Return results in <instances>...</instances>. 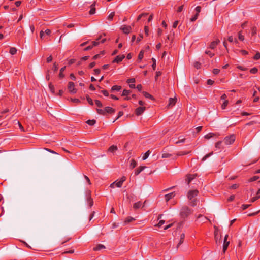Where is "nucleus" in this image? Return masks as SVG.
Segmentation results:
<instances>
[{
    "mask_svg": "<svg viewBox=\"0 0 260 260\" xmlns=\"http://www.w3.org/2000/svg\"><path fill=\"white\" fill-rule=\"evenodd\" d=\"M49 88L53 94L55 93V88L51 83L49 84Z\"/></svg>",
    "mask_w": 260,
    "mask_h": 260,
    "instance_id": "cd10ccee",
    "label": "nucleus"
},
{
    "mask_svg": "<svg viewBox=\"0 0 260 260\" xmlns=\"http://www.w3.org/2000/svg\"><path fill=\"white\" fill-rule=\"evenodd\" d=\"M145 109L146 108L145 107H139L137 108L135 110L136 114L137 116L140 115L144 112Z\"/></svg>",
    "mask_w": 260,
    "mask_h": 260,
    "instance_id": "1a4fd4ad",
    "label": "nucleus"
},
{
    "mask_svg": "<svg viewBox=\"0 0 260 260\" xmlns=\"http://www.w3.org/2000/svg\"><path fill=\"white\" fill-rule=\"evenodd\" d=\"M131 91L130 90L124 89L122 93V96H128L130 93Z\"/></svg>",
    "mask_w": 260,
    "mask_h": 260,
    "instance_id": "2f4dec72",
    "label": "nucleus"
},
{
    "mask_svg": "<svg viewBox=\"0 0 260 260\" xmlns=\"http://www.w3.org/2000/svg\"><path fill=\"white\" fill-rule=\"evenodd\" d=\"M9 52L11 55H14L17 52V49L15 47H11L10 49Z\"/></svg>",
    "mask_w": 260,
    "mask_h": 260,
    "instance_id": "bb28decb",
    "label": "nucleus"
},
{
    "mask_svg": "<svg viewBox=\"0 0 260 260\" xmlns=\"http://www.w3.org/2000/svg\"><path fill=\"white\" fill-rule=\"evenodd\" d=\"M175 196L174 192H171L166 194L165 196V200L166 202H168L170 199L173 198Z\"/></svg>",
    "mask_w": 260,
    "mask_h": 260,
    "instance_id": "9b49d317",
    "label": "nucleus"
},
{
    "mask_svg": "<svg viewBox=\"0 0 260 260\" xmlns=\"http://www.w3.org/2000/svg\"><path fill=\"white\" fill-rule=\"evenodd\" d=\"M143 56H144V52H143V51H141L138 55V59L140 60H141L143 57Z\"/></svg>",
    "mask_w": 260,
    "mask_h": 260,
    "instance_id": "49530a36",
    "label": "nucleus"
},
{
    "mask_svg": "<svg viewBox=\"0 0 260 260\" xmlns=\"http://www.w3.org/2000/svg\"><path fill=\"white\" fill-rule=\"evenodd\" d=\"M192 213L191 210L187 206L183 207L180 210V215L182 218L187 217Z\"/></svg>",
    "mask_w": 260,
    "mask_h": 260,
    "instance_id": "f257e3e1",
    "label": "nucleus"
},
{
    "mask_svg": "<svg viewBox=\"0 0 260 260\" xmlns=\"http://www.w3.org/2000/svg\"><path fill=\"white\" fill-rule=\"evenodd\" d=\"M96 122L95 120H88L86 123L89 125H93Z\"/></svg>",
    "mask_w": 260,
    "mask_h": 260,
    "instance_id": "c9c22d12",
    "label": "nucleus"
},
{
    "mask_svg": "<svg viewBox=\"0 0 260 260\" xmlns=\"http://www.w3.org/2000/svg\"><path fill=\"white\" fill-rule=\"evenodd\" d=\"M117 148L116 146L114 145H112L111 147H109L108 151L111 152H114L116 150H117Z\"/></svg>",
    "mask_w": 260,
    "mask_h": 260,
    "instance_id": "c756f323",
    "label": "nucleus"
},
{
    "mask_svg": "<svg viewBox=\"0 0 260 260\" xmlns=\"http://www.w3.org/2000/svg\"><path fill=\"white\" fill-rule=\"evenodd\" d=\"M220 43V40L218 39H216L210 43L209 48L211 49H214L217 47V45Z\"/></svg>",
    "mask_w": 260,
    "mask_h": 260,
    "instance_id": "6e6552de",
    "label": "nucleus"
},
{
    "mask_svg": "<svg viewBox=\"0 0 260 260\" xmlns=\"http://www.w3.org/2000/svg\"><path fill=\"white\" fill-rule=\"evenodd\" d=\"M258 71V70L256 68H253L252 69H251V70H250V72L251 73V74H256Z\"/></svg>",
    "mask_w": 260,
    "mask_h": 260,
    "instance_id": "de8ad7c7",
    "label": "nucleus"
},
{
    "mask_svg": "<svg viewBox=\"0 0 260 260\" xmlns=\"http://www.w3.org/2000/svg\"><path fill=\"white\" fill-rule=\"evenodd\" d=\"M214 135V134L213 133H210L206 135L204 137L205 139H209L210 138H212Z\"/></svg>",
    "mask_w": 260,
    "mask_h": 260,
    "instance_id": "4c0bfd02",
    "label": "nucleus"
},
{
    "mask_svg": "<svg viewBox=\"0 0 260 260\" xmlns=\"http://www.w3.org/2000/svg\"><path fill=\"white\" fill-rule=\"evenodd\" d=\"M104 54V51H102V52H101V53H100V54H96V55H94V56H93V59H94V60H95V59H98V58H100V57H101V55H103Z\"/></svg>",
    "mask_w": 260,
    "mask_h": 260,
    "instance_id": "e433bc0d",
    "label": "nucleus"
},
{
    "mask_svg": "<svg viewBox=\"0 0 260 260\" xmlns=\"http://www.w3.org/2000/svg\"><path fill=\"white\" fill-rule=\"evenodd\" d=\"M146 167L145 166H140L138 168L135 170V174L136 175H138L142 171H143Z\"/></svg>",
    "mask_w": 260,
    "mask_h": 260,
    "instance_id": "ddd939ff",
    "label": "nucleus"
},
{
    "mask_svg": "<svg viewBox=\"0 0 260 260\" xmlns=\"http://www.w3.org/2000/svg\"><path fill=\"white\" fill-rule=\"evenodd\" d=\"M222 141H218L215 144V147L217 149H220L221 147Z\"/></svg>",
    "mask_w": 260,
    "mask_h": 260,
    "instance_id": "58836bf2",
    "label": "nucleus"
},
{
    "mask_svg": "<svg viewBox=\"0 0 260 260\" xmlns=\"http://www.w3.org/2000/svg\"><path fill=\"white\" fill-rule=\"evenodd\" d=\"M229 245V242H224L223 245V252H225Z\"/></svg>",
    "mask_w": 260,
    "mask_h": 260,
    "instance_id": "393cba45",
    "label": "nucleus"
},
{
    "mask_svg": "<svg viewBox=\"0 0 260 260\" xmlns=\"http://www.w3.org/2000/svg\"><path fill=\"white\" fill-rule=\"evenodd\" d=\"M194 66L196 68H197L198 69H200L201 67V63L198 62H196L194 63Z\"/></svg>",
    "mask_w": 260,
    "mask_h": 260,
    "instance_id": "680f3d73",
    "label": "nucleus"
},
{
    "mask_svg": "<svg viewBox=\"0 0 260 260\" xmlns=\"http://www.w3.org/2000/svg\"><path fill=\"white\" fill-rule=\"evenodd\" d=\"M213 152L209 153V154H206L203 158L202 160L205 161L206 159H207L210 156H212L213 155Z\"/></svg>",
    "mask_w": 260,
    "mask_h": 260,
    "instance_id": "a19ab883",
    "label": "nucleus"
},
{
    "mask_svg": "<svg viewBox=\"0 0 260 260\" xmlns=\"http://www.w3.org/2000/svg\"><path fill=\"white\" fill-rule=\"evenodd\" d=\"M142 203L140 201H139L137 203H135L133 205V208L135 209H137L140 208L142 206Z\"/></svg>",
    "mask_w": 260,
    "mask_h": 260,
    "instance_id": "aec40b11",
    "label": "nucleus"
},
{
    "mask_svg": "<svg viewBox=\"0 0 260 260\" xmlns=\"http://www.w3.org/2000/svg\"><path fill=\"white\" fill-rule=\"evenodd\" d=\"M220 72V70L218 69H214L213 70V73L215 75L218 74Z\"/></svg>",
    "mask_w": 260,
    "mask_h": 260,
    "instance_id": "774afa93",
    "label": "nucleus"
},
{
    "mask_svg": "<svg viewBox=\"0 0 260 260\" xmlns=\"http://www.w3.org/2000/svg\"><path fill=\"white\" fill-rule=\"evenodd\" d=\"M95 104L99 107H102L103 106L102 103L98 100H95Z\"/></svg>",
    "mask_w": 260,
    "mask_h": 260,
    "instance_id": "09e8293b",
    "label": "nucleus"
},
{
    "mask_svg": "<svg viewBox=\"0 0 260 260\" xmlns=\"http://www.w3.org/2000/svg\"><path fill=\"white\" fill-rule=\"evenodd\" d=\"M238 39L239 40L243 41L244 40V37L242 35L241 31L239 32Z\"/></svg>",
    "mask_w": 260,
    "mask_h": 260,
    "instance_id": "ea45409f",
    "label": "nucleus"
},
{
    "mask_svg": "<svg viewBox=\"0 0 260 260\" xmlns=\"http://www.w3.org/2000/svg\"><path fill=\"white\" fill-rule=\"evenodd\" d=\"M105 247L104 245L102 244H98L96 246L93 248V250L98 251L102 250L103 249H105Z\"/></svg>",
    "mask_w": 260,
    "mask_h": 260,
    "instance_id": "dca6fc26",
    "label": "nucleus"
},
{
    "mask_svg": "<svg viewBox=\"0 0 260 260\" xmlns=\"http://www.w3.org/2000/svg\"><path fill=\"white\" fill-rule=\"evenodd\" d=\"M258 178H259L258 176H254L251 177V178H250L249 181L250 182L254 181L255 180H257Z\"/></svg>",
    "mask_w": 260,
    "mask_h": 260,
    "instance_id": "8fccbe9b",
    "label": "nucleus"
},
{
    "mask_svg": "<svg viewBox=\"0 0 260 260\" xmlns=\"http://www.w3.org/2000/svg\"><path fill=\"white\" fill-rule=\"evenodd\" d=\"M196 175H189L187 176V184H189L192 180L195 178Z\"/></svg>",
    "mask_w": 260,
    "mask_h": 260,
    "instance_id": "a211bd4d",
    "label": "nucleus"
},
{
    "mask_svg": "<svg viewBox=\"0 0 260 260\" xmlns=\"http://www.w3.org/2000/svg\"><path fill=\"white\" fill-rule=\"evenodd\" d=\"M97 112L101 115H105L106 113H113L115 110L110 107H106L104 109H97Z\"/></svg>",
    "mask_w": 260,
    "mask_h": 260,
    "instance_id": "f03ea898",
    "label": "nucleus"
},
{
    "mask_svg": "<svg viewBox=\"0 0 260 260\" xmlns=\"http://www.w3.org/2000/svg\"><path fill=\"white\" fill-rule=\"evenodd\" d=\"M106 40V39L105 38H104V39H102V37H99L98 39H97V41H93L92 42V45H89L88 46H87V47H86L85 49H84V50L85 51H88V50H90L93 46H97L99 42H101L102 43H104L105 41Z\"/></svg>",
    "mask_w": 260,
    "mask_h": 260,
    "instance_id": "7ed1b4c3",
    "label": "nucleus"
},
{
    "mask_svg": "<svg viewBox=\"0 0 260 260\" xmlns=\"http://www.w3.org/2000/svg\"><path fill=\"white\" fill-rule=\"evenodd\" d=\"M260 198V196H257L256 194V196L253 198H252L251 199V202H255L256 200H257L258 199H259Z\"/></svg>",
    "mask_w": 260,
    "mask_h": 260,
    "instance_id": "13d9d810",
    "label": "nucleus"
},
{
    "mask_svg": "<svg viewBox=\"0 0 260 260\" xmlns=\"http://www.w3.org/2000/svg\"><path fill=\"white\" fill-rule=\"evenodd\" d=\"M201 11V6L196 7L195 8L196 14L194 15L193 16H192L191 18H190V21L191 22L195 21L198 19L199 13H200Z\"/></svg>",
    "mask_w": 260,
    "mask_h": 260,
    "instance_id": "39448f33",
    "label": "nucleus"
},
{
    "mask_svg": "<svg viewBox=\"0 0 260 260\" xmlns=\"http://www.w3.org/2000/svg\"><path fill=\"white\" fill-rule=\"evenodd\" d=\"M228 41L231 43L234 42L236 44H237L238 42L237 39L235 38V39H234L232 36H229L228 37Z\"/></svg>",
    "mask_w": 260,
    "mask_h": 260,
    "instance_id": "c85d7f7f",
    "label": "nucleus"
},
{
    "mask_svg": "<svg viewBox=\"0 0 260 260\" xmlns=\"http://www.w3.org/2000/svg\"><path fill=\"white\" fill-rule=\"evenodd\" d=\"M256 34V28L255 27H253L251 29V35L252 36L255 35Z\"/></svg>",
    "mask_w": 260,
    "mask_h": 260,
    "instance_id": "6e6d98bb",
    "label": "nucleus"
},
{
    "mask_svg": "<svg viewBox=\"0 0 260 260\" xmlns=\"http://www.w3.org/2000/svg\"><path fill=\"white\" fill-rule=\"evenodd\" d=\"M184 237H185V235L184 234H182L181 235V236H180V242L177 245V247H178L181 244V243L183 242V240L184 239Z\"/></svg>",
    "mask_w": 260,
    "mask_h": 260,
    "instance_id": "f704fd0d",
    "label": "nucleus"
},
{
    "mask_svg": "<svg viewBox=\"0 0 260 260\" xmlns=\"http://www.w3.org/2000/svg\"><path fill=\"white\" fill-rule=\"evenodd\" d=\"M228 100H225L223 102V103L222 104V105H221V108L222 109H225L226 107L227 106L228 104Z\"/></svg>",
    "mask_w": 260,
    "mask_h": 260,
    "instance_id": "c03bdc74",
    "label": "nucleus"
},
{
    "mask_svg": "<svg viewBox=\"0 0 260 260\" xmlns=\"http://www.w3.org/2000/svg\"><path fill=\"white\" fill-rule=\"evenodd\" d=\"M71 101H72L74 103H79L80 102V101L78 99H72L71 98Z\"/></svg>",
    "mask_w": 260,
    "mask_h": 260,
    "instance_id": "e2e57ef3",
    "label": "nucleus"
},
{
    "mask_svg": "<svg viewBox=\"0 0 260 260\" xmlns=\"http://www.w3.org/2000/svg\"><path fill=\"white\" fill-rule=\"evenodd\" d=\"M190 152V151H179L177 153V156H183L185 155H187L189 154Z\"/></svg>",
    "mask_w": 260,
    "mask_h": 260,
    "instance_id": "6ab92c4d",
    "label": "nucleus"
},
{
    "mask_svg": "<svg viewBox=\"0 0 260 260\" xmlns=\"http://www.w3.org/2000/svg\"><path fill=\"white\" fill-rule=\"evenodd\" d=\"M114 14H115L114 12L111 13L108 16V19L110 20H112L113 18Z\"/></svg>",
    "mask_w": 260,
    "mask_h": 260,
    "instance_id": "5fc2aeb1",
    "label": "nucleus"
},
{
    "mask_svg": "<svg viewBox=\"0 0 260 260\" xmlns=\"http://www.w3.org/2000/svg\"><path fill=\"white\" fill-rule=\"evenodd\" d=\"M198 194L197 190H190L188 193V198L189 200H192L194 197L197 196Z\"/></svg>",
    "mask_w": 260,
    "mask_h": 260,
    "instance_id": "0eeeda50",
    "label": "nucleus"
},
{
    "mask_svg": "<svg viewBox=\"0 0 260 260\" xmlns=\"http://www.w3.org/2000/svg\"><path fill=\"white\" fill-rule=\"evenodd\" d=\"M121 88V87L120 86H117V85H114L111 88L112 91H119Z\"/></svg>",
    "mask_w": 260,
    "mask_h": 260,
    "instance_id": "5701e85b",
    "label": "nucleus"
},
{
    "mask_svg": "<svg viewBox=\"0 0 260 260\" xmlns=\"http://www.w3.org/2000/svg\"><path fill=\"white\" fill-rule=\"evenodd\" d=\"M126 82L129 84L134 83L135 82V79L134 78L128 79Z\"/></svg>",
    "mask_w": 260,
    "mask_h": 260,
    "instance_id": "052dcab7",
    "label": "nucleus"
},
{
    "mask_svg": "<svg viewBox=\"0 0 260 260\" xmlns=\"http://www.w3.org/2000/svg\"><path fill=\"white\" fill-rule=\"evenodd\" d=\"M185 140L186 139L185 138H179V139L176 141L175 142V144H179V143H184L185 142Z\"/></svg>",
    "mask_w": 260,
    "mask_h": 260,
    "instance_id": "79ce46f5",
    "label": "nucleus"
},
{
    "mask_svg": "<svg viewBox=\"0 0 260 260\" xmlns=\"http://www.w3.org/2000/svg\"><path fill=\"white\" fill-rule=\"evenodd\" d=\"M65 69H66V67H64L61 68L60 69V73H59V77L60 78H62L64 77V74H63V72L65 70Z\"/></svg>",
    "mask_w": 260,
    "mask_h": 260,
    "instance_id": "a878e982",
    "label": "nucleus"
},
{
    "mask_svg": "<svg viewBox=\"0 0 260 260\" xmlns=\"http://www.w3.org/2000/svg\"><path fill=\"white\" fill-rule=\"evenodd\" d=\"M84 178H85L87 183L88 185H90L91 184V182H90V180L89 178L87 176H86V175H84Z\"/></svg>",
    "mask_w": 260,
    "mask_h": 260,
    "instance_id": "603ef678",
    "label": "nucleus"
},
{
    "mask_svg": "<svg viewBox=\"0 0 260 260\" xmlns=\"http://www.w3.org/2000/svg\"><path fill=\"white\" fill-rule=\"evenodd\" d=\"M260 58V53L257 52L255 56L253 57V59L255 60H258Z\"/></svg>",
    "mask_w": 260,
    "mask_h": 260,
    "instance_id": "3c124183",
    "label": "nucleus"
},
{
    "mask_svg": "<svg viewBox=\"0 0 260 260\" xmlns=\"http://www.w3.org/2000/svg\"><path fill=\"white\" fill-rule=\"evenodd\" d=\"M122 29L124 33L128 34L131 32L132 28L130 26H124Z\"/></svg>",
    "mask_w": 260,
    "mask_h": 260,
    "instance_id": "f8f14e48",
    "label": "nucleus"
},
{
    "mask_svg": "<svg viewBox=\"0 0 260 260\" xmlns=\"http://www.w3.org/2000/svg\"><path fill=\"white\" fill-rule=\"evenodd\" d=\"M250 206L249 204H243L242 205V208L243 210H245Z\"/></svg>",
    "mask_w": 260,
    "mask_h": 260,
    "instance_id": "69168bd1",
    "label": "nucleus"
},
{
    "mask_svg": "<svg viewBox=\"0 0 260 260\" xmlns=\"http://www.w3.org/2000/svg\"><path fill=\"white\" fill-rule=\"evenodd\" d=\"M143 94L146 98L150 99L151 100L154 99L153 97L151 94H150L149 93H148V92H147L146 91H143Z\"/></svg>",
    "mask_w": 260,
    "mask_h": 260,
    "instance_id": "4be33fe9",
    "label": "nucleus"
},
{
    "mask_svg": "<svg viewBox=\"0 0 260 260\" xmlns=\"http://www.w3.org/2000/svg\"><path fill=\"white\" fill-rule=\"evenodd\" d=\"M205 53L208 55L210 57H212L214 55V53H212L210 50H206Z\"/></svg>",
    "mask_w": 260,
    "mask_h": 260,
    "instance_id": "37998d69",
    "label": "nucleus"
},
{
    "mask_svg": "<svg viewBox=\"0 0 260 260\" xmlns=\"http://www.w3.org/2000/svg\"><path fill=\"white\" fill-rule=\"evenodd\" d=\"M135 220V218H134L133 217H128L125 219L124 221V224H127Z\"/></svg>",
    "mask_w": 260,
    "mask_h": 260,
    "instance_id": "412c9836",
    "label": "nucleus"
},
{
    "mask_svg": "<svg viewBox=\"0 0 260 260\" xmlns=\"http://www.w3.org/2000/svg\"><path fill=\"white\" fill-rule=\"evenodd\" d=\"M87 100L90 105H93V102L90 98H89V96H87Z\"/></svg>",
    "mask_w": 260,
    "mask_h": 260,
    "instance_id": "4d7b16f0",
    "label": "nucleus"
},
{
    "mask_svg": "<svg viewBox=\"0 0 260 260\" xmlns=\"http://www.w3.org/2000/svg\"><path fill=\"white\" fill-rule=\"evenodd\" d=\"M114 182L115 183V185L117 187H121L122 185V184L119 180H117Z\"/></svg>",
    "mask_w": 260,
    "mask_h": 260,
    "instance_id": "72a5a7b5",
    "label": "nucleus"
},
{
    "mask_svg": "<svg viewBox=\"0 0 260 260\" xmlns=\"http://www.w3.org/2000/svg\"><path fill=\"white\" fill-rule=\"evenodd\" d=\"M137 166V162L134 159L131 160L130 168L134 169Z\"/></svg>",
    "mask_w": 260,
    "mask_h": 260,
    "instance_id": "b1692460",
    "label": "nucleus"
},
{
    "mask_svg": "<svg viewBox=\"0 0 260 260\" xmlns=\"http://www.w3.org/2000/svg\"><path fill=\"white\" fill-rule=\"evenodd\" d=\"M172 156V155L169 153H164L162 154V158H168Z\"/></svg>",
    "mask_w": 260,
    "mask_h": 260,
    "instance_id": "a18cd8bd",
    "label": "nucleus"
},
{
    "mask_svg": "<svg viewBox=\"0 0 260 260\" xmlns=\"http://www.w3.org/2000/svg\"><path fill=\"white\" fill-rule=\"evenodd\" d=\"M152 62H153V63L152 64V67L153 68V70H155L156 69V60L154 58H152Z\"/></svg>",
    "mask_w": 260,
    "mask_h": 260,
    "instance_id": "473e14b6",
    "label": "nucleus"
},
{
    "mask_svg": "<svg viewBox=\"0 0 260 260\" xmlns=\"http://www.w3.org/2000/svg\"><path fill=\"white\" fill-rule=\"evenodd\" d=\"M145 33V34L148 36L149 35V28L148 26H145L144 28Z\"/></svg>",
    "mask_w": 260,
    "mask_h": 260,
    "instance_id": "338daca9",
    "label": "nucleus"
},
{
    "mask_svg": "<svg viewBox=\"0 0 260 260\" xmlns=\"http://www.w3.org/2000/svg\"><path fill=\"white\" fill-rule=\"evenodd\" d=\"M101 92L106 96H108L109 95L108 92L106 90H103L101 91Z\"/></svg>",
    "mask_w": 260,
    "mask_h": 260,
    "instance_id": "0e129e2a",
    "label": "nucleus"
},
{
    "mask_svg": "<svg viewBox=\"0 0 260 260\" xmlns=\"http://www.w3.org/2000/svg\"><path fill=\"white\" fill-rule=\"evenodd\" d=\"M235 140V136L234 135H231L225 137L224 139V143L226 145L232 144Z\"/></svg>",
    "mask_w": 260,
    "mask_h": 260,
    "instance_id": "20e7f679",
    "label": "nucleus"
},
{
    "mask_svg": "<svg viewBox=\"0 0 260 260\" xmlns=\"http://www.w3.org/2000/svg\"><path fill=\"white\" fill-rule=\"evenodd\" d=\"M147 15V14L146 13H142V14H141L140 15H139L137 18V21H139L140 20L141 18L144 16H146Z\"/></svg>",
    "mask_w": 260,
    "mask_h": 260,
    "instance_id": "bf43d9fd",
    "label": "nucleus"
},
{
    "mask_svg": "<svg viewBox=\"0 0 260 260\" xmlns=\"http://www.w3.org/2000/svg\"><path fill=\"white\" fill-rule=\"evenodd\" d=\"M68 88L69 92L72 94H75L77 92V90L75 88L74 83L72 82H69Z\"/></svg>",
    "mask_w": 260,
    "mask_h": 260,
    "instance_id": "423d86ee",
    "label": "nucleus"
},
{
    "mask_svg": "<svg viewBox=\"0 0 260 260\" xmlns=\"http://www.w3.org/2000/svg\"><path fill=\"white\" fill-rule=\"evenodd\" d=\"M150 152H151L150 151V150L147 151V152H146L144 154V155L143 156V157H142V159H143V160H144L146 159L148 157L149 155H150Z\"/></svg>",
    "mask_w": 260,
    "mask_h": 260,
    "instance_id": "7c9ffc66",
    "label": "nucleus"
},
{
    "mask_svg": "<svg viewBox=\"0 0 260 260\" xmlns=\"http://www.w3.org/2000/svg\"><path fill=\"white\" fill-rule=\"evenodd\" d=\"M87 202L89 207H91L93 205V202L90 196H88L87 197Z\"/></svg>",
    "mask_w": 260,
    "mask_h": 260,
    "instance_id": "2eb2a0df",
    "label": "nucleus"
},
{
    "mask_svg": "<svg viewBox=\"0 0 260 260\" xmlns=\"http://www.w3.org/2000/svg\"><path fill=\"white\" fill-rule=\"evenodd\" d=\"M95 3L91 5V7H90L91 8H90V11H89L90 14L92 15V14H94L95 13Z\"/></svg>",
    "mask_w": 260,
    "mask_h": 260,
    "instance_id": "f3484780",
    "label": "nucleus"
},
{
    "mask_svg": "<svg viewBox=\"0 0 260 260\" xmlns=\"http://www.w3.org/2000/svg\"><path fill=\"white\" fill-rule=\"evenodd\" d=\"M176 102V99L172 98H170L169 99L168 106L172 107L175 105Z\"/></svg>",
    "mask_w": 260,
    "mask_h": 260,
    "instance_id": "4468645a",
    "label": "nucleus"
},
{
    "mask_svg": "<svg viewBox=\"0 0 260 260\" xmlns=\"http://www.w3.org/2000/svg\"><path fill=\"white\" fill-rule=\"evenodd\" d=\"M165 223V220H160L159 222L157 223V226L158 227H161Z\"/></svg>",
    "mask_w": 260,
    "mask_h": 260,
    "instance_id": "864d4df0",
    "label": "nucleus"
},
{
    "mask_svg": "<svg viewBox=\"0 0 260 260\" xmlns=\"http://www.w3.org/2000/svg\"><path fill=\"white\" fill-rule=\"evenodd\" d=\"M124 58H125V56L124 55H118L113 60V63H114V62L119 63L120 61H121Z\"/></svg>",
    "mask_w": 260,
    "mask_h": 260,
    "instance_id": "9d476101",
    "label": "nucleus"
}]
</instances>
